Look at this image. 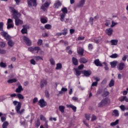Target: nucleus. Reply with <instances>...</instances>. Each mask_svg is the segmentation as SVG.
I'll use <instances>...</instances> for the list:
<instances>
[{
	"label": "nucleus",
	"mask_w": 128,
	"mask_h": 128,
	"mask_svg": "<svg viewBox=\"0 0 128 128\" xmlns=\"http://www.w3.org/2000/svg\"><path fill=\"white\" fill-rule=\"evenodd\" d=\"M23 28L21 30V32L24 34H28V30L30 28V26L26 24L22 26Z\"/></svg>",
	"instance_id": "nucleus-12"
},
{
	"label": "nucleus",
	"mask_w": 128,
	"mask_h": 128,
	"mask_svg": "<svg viewBox=\"0 0 128 128\" xmlns=\"http://www.w3.org/2000/svg\"><path fill=\"white\" fill-rule=\"evenodd\" d=\"M38 100V98H34L33 100V104H36Z\"/></svg>",
	"instance_id": "nucleus-64"
},
{
	"label": "nucleus",
	"mask_w": 128,
	"mask_h": 128,
	"mask_svg": "<svg viewBox=\"0 0 128 128\" xmlns=\"http://www.w3.org/2000/svg\"><path fill=\"white\" fill-rule=\"evenodd\" d=\"M58 108L60 112L62 114H64V108H66V107L64 106H58Z\"/></svg>",
	"instance_id": "nucleus-28"
},
{
	"label": "nucleus",
	"mask_w": 128,
	"mask_h": 128,
	"mask_svg": "<svg viewBox=\"0 0 128 128\" xmlns=\"http://www.w3.org/2000/svg\"><path fill=\"white\" fill-rule=\"evenodd\" d=\"M96 120H98V118L94 114H92L91 118V122H94Z\"/></svg>",
	"instance_id": "nucleus-43"
},
{
	"label": "nucleus",
	"mask_w": 128,
	"mask_h": 128,
	"mask_svg": "<svg viewBox=\"0 0 128 128\" xmlns=\"http://www.w3.org/2000/svg\"><path fill=\"white\" fill-rule=\"evenodd\" d=\"M118 24V22H114V20L112 21V25H111V28H114L115 26H116Z\"/></svg>",
	"instance_id": "nucleus-51"
},
{
	"label": "nucleus",
	"mask_w": 128,
	"mask_h": 128,
	"mask_svg": "<svg viewBox=\"0 0 128 128\" xmlns=\"http://www.w3.org/2000/svg\"><path fill=\"white\" fill-rule=\"evenodd\" d=\"M42 39H39L38 42V45L40 46H42Z\"/></svg>",
	"instance_id": "nucleus-54"
},
{
	"label": "nucleus",
	"mask_w": 128,
	"mask_h": 128,
	"mask_svg": "<svg viewBox=\"0 0 128 128\" xmlns=\"http://www.w3.org/2000/svg\"><path fill=\"white\" fill-rule=\"evenodd\" d=\"M74 70L76 72V74L77 78H78L80 76V74H82V71H80V70H78V68H75Z\"/></svg>",
	"instance_id": "nucleus-25"
},
{
	"label": "nucleus",
	"mask_w": 128,
	"mask_h": 128,
	"mask_svg": "<svg viewBox=\"0 0 128 128\" xmlns=\"http://www.w3.org/2000/svg\"><path fill=\"white\" fill-rule=\"evenodd\" d=\"M50 62L52 66H54L56 62L53 58H51L50 60Z\"/></svg>",
	"instance_id": "nucleus-48"
},
{
	"label": "nucleus",
	"mask_w": 128,
	"mask_h": 128,
	"mask_svg": "<svg viewBox=\"0 0 128 128\" xmlns=\"http://www.w3.org/2000/svg\"><path fill=\"white\" fill-rule=\"evenodd\" d=\"M48 84V81L46 80H41L40 82V88H42L44 86H46Z\"/></svg>",
	"instance_id": "nucleus-21"
},
{
	"label": "nucleus",
	"mask_w": 128,
	"mask_h": 128,
	"mask_svg": "<svg viewBox=\"0 0 128 128\" xmlns=\"http://www.w3.org/2000/svg\"><path fill=\"white\" fill-rule=\"evenodd\" d=\"M40 22H41L42 24H46V22H48V20H46V19L44 18H41Z\"/></svg>",
	"instance_id": "nucleus-41"
},
{
	"label": "nucleus",
	"mask_w": 128,
	"mask_h": 128,
	"mask_svg": "<svg viewBox=\"0 0 128 128\" xmlns=\"http://www.w3.org/2000/svg\"><path fill=\"white\" fill-rule=\"evenodd\" d=\"M84 2H86V0H81L79 2L78 6L80 8L83 6L84 4Z\"/></svg>",
	"instance_id": "nucleus-32"
},
{
	"label": "nucleus",
	"mask_w": 128,
	"mask_h": 128,
	"mask_svg": "<svg viewBox=\"0 0 128 128\" xmlns=\"http://www.w3.org/2000/svg\"><path fill=\"white\" fill-rule=\"evenodd\" d=\"M110 64L111 66V68H114L116 66V65L118 64V61L116 60H114L113 62H110Z\"/></svg>",
	"instance_id": "nucleus-23"
},
{
	"label": "nucleus",
	"mask_w": 128,
	"mask_h": 128,
	"mask_svg": "<svg viewBox=\"0 0 128 128\" xmlns=\"http://www.w3.org/2000/svg\"><path fill=\"white\" fill-rule=\"evenodd\" d=\"M102 92V89H99L97 91V94H100Z\"/></svg>",
	"instance_id": "nucleus-62"
},
{
	"label": "nucleus",
	"mask_w": 128,
	"mask_h": 128,
	"mask_svg": "<svg viewBox=\"0 0 128 128\" xmlns=\"http://www.w3.org/2000/svg\"><path fill=\"white\" fill-rule=\"evenodd\" d=\"M40 126V120H38L36 123V128H38Z\"/></svg>",
	"instance_id": "nucleus-52"
},
{
	"label": "nucleus",
	"mask_w": 128,
	"mask_h": 128,
	"mask_svg": "<svg viewBox=\"0 0 128 128\" xmlns=\"http://www.w3.org/2000/svg\"><path fill=\"white\" fill-rule=\"evenodd\" d=\"M118 54H114L110 56V57L111 58H118Z\"/></svg>",
	"instance_id": "nucleus-45"
},
{
	"label": "nucleus",
	"mask_w": 128,
	"mask_h": 128,
	"mask_svg": "<svg viewBox=\"0 0 128 128\" xmlns=\"http://www.w3.org/2000/svg\"><path fill=\"white\" fill-rule=\"evenodd\" d=\"M62 34L63 36H66V34H68V28H64L63 30H62Z\"/></svg>",
	"instance_id": "nucleus-39"
},
{
	"label": "nucleus",
	"mask_w": 128,
	"mask_h": 128,
	"mask_svg": "<svg viewBox=\"0 0 128 128\" xmlns=\"http://www.w3.org/2000/svg\"><path fill=\"white\" fill-rule=\"evenodd\" d=\"M88 62V60L86 58L82 57L79 59V62H80V64H86Z\"/></svg>",
	"instance_id": "nucleus-18"
},
{
	"label": "nucleus",
	"mask_w": 128,
	"mask_h": 128,
	"mask_svg": "<svg viewBox=\"0 0 128 128\" xmlns=\"http://www.w3.org/2000/svg\"><path fill=\"white\" fill-rule=\"evenodd\" d=\"M84 50L83 48H80L79 49V50L78 51V54H80V56H84Z\"/></svg>",
	"instance_id": "nucleus-33"
},
{
	"label": "nucleus",
	"mask_w": 128,
	"mask_h": 128,
	"mask_svg": "<svg viewBox=\"0 0 128 128\" xmlns=\"http://www.w3.org/2000/svg\"><path fill=\"white\" fill-rule=\"evenodd\" d=\"M14 21L12 19L8 18L7 21V30H10V28H14Z\"/></svg>",
	"instance_id": "nucleus-5"
},
{
	"label": "nucleus",
	"mask_w": 128,
	"mask_h": 128,
	"mask_svg": "<svg viewBox=\"0 0 128 128\" xmlns=\"http://www.w3.org/2000/svg\"><path fill=\"white\" fill-rule=\"evenodd\" d=\"M40 120H44V122H46V118L44 115L40 116Z\"/></svg>",
	"instance_id": "nucleus-46"
},
{
	"label": "nucleus",
	"mask_w": 128,
	"mask_h": 128,
	"mask_svg": "<svg viewBox=\"0 0 128 128\" xmlns=\"http://www.w3.org/2000/svg\"><path fill=\"white\" fill-rule=\"evenodd\" d=\"M28 6L32 8V6H36L38 4L36 3V0H27Z\"/></svg>",
	"instance_id": "nucleus-6"
},
{
	"label": "nucleus",
	"mask_w": 128,
	"mask_h": 128,
	"mask_svg": "<svg viewBox=\"0 0 128 128\" xmlns=\"http://www.w3.org/2000/svg\"><path fill=\"white\" fill-rule=\"evenodd\" d=\"M114 86V79H112L110 80L108 84V86L110 88H112V86Z\"/></svg>",
	"instance_id": "nucleus-30"
},
{
	"label": "nucleus",
	"mask_w": 128,
	"mask_h": 128,
	"mask_svg": "<svg viewBox=\"0 0 128 128\" xmlns=\"http://www.w3.org/2000/svg\"><path fill=\"white\" fill-rule=\"evenodd\" d=\"M28 50L33 52H36V54H38V52L40 50V46H35L34 48L30 47L28 48Z\"/></svg>",
	"instance_id": "nucleus-7"
},
{
	"label": "nucleus",
	"mask_w": 128,
	"mask_h": 128,
	"mask_svg": "<svg viewBox=\"0 0 128 128\" xmlns=\"http://www.w3.org/2000/svg\"><path fill=\"white\" fill-rule=\"evenodd\" d=\"M6 51L4 50H2L0 48V54H6Z\"/></svg>",
	"instance_id": "nucleus-60"
},
{
	"label": "nucleus",
	"mask_w": 128,
	"mask_h": 128,
	"mask_svg": "<svg viewBox=\"0 0 128 128\" xmlns=\"http://www.w3.org/2000/svg\"><path fill=\"white\" fill-rule=\"evenodd\" d=\"M52 28V25L50 24H46L44 26V28L46 30H51Z\"/></svg>",
	"instance_id": "nucleus-38"
},
{
	"label": "nucleus",
	"mask_w": 128,
	"mask_h": 128,
	"mask_svg": "<svg viewBox=\"0 0 128 128\" xmlns=\"http://www.w3.org/2000/svg\"><path fill=\"white\" fill-rule=\"evenodd\" d=\"M61 12H62V13L60 14V20L64 22L66 16V14H68V8L66 7H64L62 8Z\"/></svg>",
	"instance_id": "nucleus-4"
},
{
	"label": "nucleus",
	"mask_w": 128,
	"mask_h": 128,
	"mask_svg": "<svg viewBox=\"0 0 128 128\" xmlns=\"http://www.w3.org/2000/svg\"><path fill=\"white\" fill-rule=\"evenodd\" d=\"M88 50H92V49L94 48V46H92V44H90L88 45Z\"/></svg>",
	"instance_id": "nucleus-56"
},
{
	"label": "nucleus",
	"mask_w": 128,
	"mask_h": 128,
	"mask_svg": "<svg viewBox=\"0 0 128 128\" xmlns=\"http://www.w3.org/2000/svg\"><path fill=\"white\" fill-rule=\"evenodd\" d=\"M9 8L10 10V12L12 14L13 18L15 19L16 26H18L20 24H24V22L20 19V13L14 9V7L10 6Z\"/></svg>",
	"instance_id": "nucleus-1"
},
{
	"label": "nucleus",
	"mask_w": 128,
	"mask_h": 128,
	"mask_svg": "<svg viewBox=\"0 0 128 128\" xmlns=\"http://www.w3.org/2000/svg\"><path fill=\"white\" fill-rule=\"evenodd\" d=\"M112 46H116L118 44V40H110Z\"/></svg>",
	"instance_id": "nucleus-26"
},
{
	"label": "nucleus",
	"mask_w": 128,
	"mask_h": 128,
	"mask_svg": "<svg viewBox=\"0 0 128 128\" xmlns=\"http://www.w3.org/2000/svg\"><path fill=\"white\" fill-rule=\"evenodd\" d=\"M13 104H14V106L17 105L15 107V110H16V112H17L18 114H24V109L22 108L20 110V108H22V102L14 100L13 102Z\"/></svg>",
	"instance_id": "nucleus-3"
},
{
	"label": "nucleus",
	"mask_w": 128,
	"mask_h": 128,
	"mask_svg": "<svg viewBox=\"0 0 128 128\" xmlns=\"http://www.w3.org/2000/svg\"><path fill=\"white\" fill-rule=\"evenodd\" d=\"M34 58H35L36 62H38L40 60H44V58L40 56H34Z\"/></svg>",
	"instance_id": "nucleus-37"
},
{
	"label": "nucleus",
	"mask_w": 128,
	"mask_h": 128,
	"mask_svg": "<svg viewBox=\"0 0 128 128\" xmlns=\"http://www.w3.org/2000/svg\"><path fill=\"white\" fill-rule=\"evenodd\" d=\"M23 40L24 42H25L26 46H32V41L30 40V38H28L24 36H23Z\"/></svg>",
	"instance_id": "nucleus-10"
},
{
	"label": "nucleus",
	"mask_w": 128,
	"mask_h": 128,
	"mask_svg": "<svg viewBox=\"0 0 128 128\" xmlns=\"http://www.w3.org/2000/svg\"><path fill=\"white\" fill-rule=\"evenodd\" d=\"M0 48H4L6 46V43L4 42H0Z\"/></svg>",
	"instance_id": "nucleus-49"
},
{
	"label": "nucleus",
	"mask_w": 128,
	"mask_h": 128,
	"mask_svg": "<svg viewBox=\"0 0 128 128\" xmlns=\"http://www.w3.org/2000/svg\"><path fill=\"white\" fill-rule=\"evenodd\" d=\"M125 66H126V64L124 63L120 62L117 68L118 70H122L124 68Z\"/></svg>",
	"instance_id": "nucleus-16"
},
{
	"label": "nucleus",
	"mask_w": 128,
	"mask_h": 128,
	"mask_svg": "<svg viewBox=\"0 0 128 128\" xmlns=\"http://www.w3.org/2000/svg\"><path fill=\"white\" fill-rule=\"evenodd\" d=\"M30 62L31 64H33V66H35V64H36V60H34V59H32L30 60Z\"/></svg>",
	"instance_id": "nucleus-50"
},
{
	"label": "nucleus",
	"mask_w": 128,
	"mask_h": 128,
	"mask_svg": "<svg viewBox=\"0 0 128 128\" xmlns=\"http://www.w3.org/2000/svg\"><path fill=\"white\" fill-rule=\"evenodd\" d=\"M54 8H58L60 6H62V2H60V1L57 0L56 1L54 5Z\"/></svg>",
	"instance_id": "nucleus-15"
},
{
	"label": "nucleus",
	"mask_w": 128,
	"mask_h": 128,
	"mask_svg": "<svg viewBox=\"0 0 128 128\" xmlns=\"http://www.w3.org/2000/svg\"><path fill=\"white\" fill-rule=\"evenodd\" d=\"M113 112L114 113V115L115 116H120L118 110H113Z\"/></svg>",
	"instance_id": "nucleus-42"
},
{
	"label": "nucleus",
	"mask_w": 128,
	"mask_h": 128,
	"mask_svg": "<svg viewBox=\"0 0 128 128\" xmlns=\"http://www.w3.org/2000/svg\"><path fill=\"white\" fill-rule=\"evenodd\" d=\"M106 32L108 36H112V32H114V30L112 28H109L106 30Z\"/></svg>",
	"instance_id": "nucleus-20"
},
{
	"label": "nucleus",
	"mask_w": 128,
	"mask_h": 128,
	"mask_svg": "<svg viewBox=\"0 0 128 128\" xmlns=\"http://www.w3.org/2000/svg\"><path fill=\"white\" fill-rule=\"evenodd\" d=\"M72 62L74 66H78V58L74 57L72 58Z\"/></svg>",
	"instance_id": "nucleus-22"
},
{
	"label": "nucleus",
	"mask_w": 128,
	"mask_h": 128,
	"mask_svg": "<svg viewBox=\"0 0 128 128\" xmlns=\"http://www.w3.org/2000/svg\"><path fill=\"white\" fill-rule=\"evenodd\" d=\"M110 94V92L108 91H104L102 94V96L103 98H106Z\"/></svg>",
	"instance_id": "nucleus-29"
},
{
	"label": "nucleus",
	"mask_w": 128,
	"mask_h": 128,
	"mask_svg": "<svg viewBox=\"0 0 128 128\" xmlns=\"http://www.w3.org/2000/svg\"><path fill=\"white\" fill-rule=\"evenodd\" d=\"M47 104H48L44 101V99H40L38 102V105L40 108H44V106H46Z\"/></svg>",
	"instance_id": "nucleus-9"
},
{
	"label": "nucleus",
	"mask_w": 128,
	"mask_h": 128,
	"mask_svg": "<svg viewBox=\"0 0 128 128\" xmlns=\"http://www.w3.org/2000/svg\"><path fill=\"white\" fill-rule=\"evenodd\" d=\"M84 65L83 64H81L78 66V70H82V68H84Z\"/></svg>",
	"instance_id": "nucleus-57"
},
{
	"label": "nucleus",
	"mask_w": 128,
	"mask_h": 128,
	"mask_svg": "<svg viewBox=\"0 0 128 128\" xmlns=\"http://www.w3.org/2000/svg\"><path fill=\"white\" fill-rule=\"evenodd\" d=\"M24 90L22 86H18V88L16 90V92H22Z\"/></svg>",
	"instance_id": "nucleus-24"
},
{
	"label": "nucleus",
	"mask_w": 128,
	"mask_h": 128,
	"mask_svg": "<svg viewBox=\"0 0 128 128\" xmlns=\"http://www.w3.org/2000/svg\"><path fill=\"white\" fill-rule=\"evenodd\" d=\"M62 64H57L56 70H62Z\"/></svg>",
	"instance_id": "nucleus-31"
},
{
	"label": "nucleus",
	"mask_w": 128,
	"mask_h": 128,
	"mask_svg": "<svg viewBox=\"0 0 128 128\" xmlns=\"http://www.w3.org/2000/svg\"><path fill=\"white\" fill-rule=\"evenodd\" d=\"M45 96H46V98H50V93L48 92V90H46L45 92Z\"/></svg>",
	"instance_id": "nucleus-59"
},
{
	"label": "nucleus",
	"mask_w": 128,
	"mask_h": 128,
	"mask_svg": "<svg viewBox=\"0 0 128 128\" xmlns=\"http://www.w3.org/2000/svg\"><path fill=\"white\" fill-rule=\"evenodd\" d=\"M17 98H18L19 100H24V96L20 94H17Z\"/></svg>",
	"instance_id": "nucleus-40"
},
{
	"label": "nucleus",
	"mask_w": 128,
	"mask_h": 128,
	"mask_svg": "<svg viewBox=\"0 0 128 128\" xmlns=\"http://www.w3.org/2000/svg\"><path fill=\"white\" fill-rule=\"evenodd\" d=\"M1 36L5 38L6 40H8V44L9 46H14V42L12 40V37L8 34L7 32H0Z\"/></svg>",
	"instance_id": "nucleus-2"
},
{
	"label": "nucleus",
	"mask_w": 128,
	"mask_h": 128,
	"mask_svg": "<svg viewBox=\"0 0 128 128\" xmlns=\"http://www.w3.org/2000/svg\"><path fill=\"white\" fill-rule=\"evenodd\" d=\"M89 22H90L92 26V24H94V18H92V17H90V18Z\"/></svg>",
	"instance_id": "nucleus-55"
},
{
	"label": "nucleus",
	"mask_w": 128,
	"mask_h": 128,
	"mask_svg": "<svg viewBox=\"0 0 128 128\" xmlns=\"http://www.w3.org/2000/svg\"><path fill=\"white\" fill-rule=\"evenodd\" d=\"M108 102V98L103 99L98 104L99 106H102Z\"/></svg>",
	"instance_id": "nucleus-13"
},
{
	"label": "nucleus",
	"mask_w": 128,
	"mask_h": 128,
	"mask_svg": "<svg viewBox=\"0 0 128 128\" xmlns=\"http://www.w3.org/2000/svg\"><path fill=\"white\" fill-rule=\"evenodd\" d=\"M0 68H6V64L4 63V62H0Z\"/></svg>",
	"instance_id": "nucleus-44"
},
{
	"label": "nucleus",
	"mask_w": 128,
	"mask_h": 128,
	"mask_svg": "<svg viewBox=\"0 0 128 128\" xmlns=\"http://www.w3.org/2000/svg\"><path fill=\"white\" fill-rule=\"evenodd\" d=\"M119 122H120V120H116L115 122H111L110 124V126H116V124H118Z\"/></svg>",
	"instance_id": "nucleus-27"
},
{
	"label": "nucleus",
	"mask_w": 128,
	"mask_h": 128,
	"mask_svg": "<svg viewBox=\"0 0 128 128\" xmlns=\"http://www.w3.org/2000/svg\"><path fill=\"white\" fill-rule=\"evenodd\" d=\"M102 38L100 36L96 37L95 38H91L89 40H90L92 42H94L95 44H98L102 42Z\"/></svg>",
	"instance_id": "nucleus-8"
},
{
	"label": "nucleus",
	"mask_w": 128,
	"mask_h": 128,
	"mask_svg": "<svg viewBox=\"0 0 128 128\" xmlns=\"http://www.w3.org/2000/svg\"><path fill=\"white\" fill-rule=\"evenodd\" d=\"M66 108H72L74 112H76V106L72 105V104H66Z\"/></svg>",
	"instance_id": "nucleus-19"
},
{
	"label": "nucleus",
	"mask_w": 128,
	"mask_h": 128,
	"mask_svg": "<svg viewBox=\"0 0 128 128\" xmlns=\"http://www.w3.org/2000/svg\"><path fill=\"white\" fill-rule=\"evenodd\" d=\"M120 108L122 112H124V110H126V107L124 106V105L122 104L120 106Z\"/></svg>",
	"instance_id": "nucleus-53"
},
{
	"label": "nucleus",
	"mask_w": 128,
	"mask_h": 128,
	"mask_svg": "<svg viewBox=\"0 0 128 128\" xmlns=\"http://www.w3.org/2000/svg\"><path fill=\"white\" fill-rule=\"evenodd\" d=\"M94 64L96 66H102V64L100 61V59H96L94 61Z\"/></svg>",
	"instance_id": "nucleus-17"
},
{
	"label": "nucleus",
	"mask_w": 128,
	"mask_h": 128,
	"mask_svg": "<svg viewBox=\"0 0 128 128\" xmlns=\"http://www.w3.org/2000/svg\"><path fill=\"white\" fill-rule=\"evenodd\" d=\"M110 24V20H106L104 24V25L106 26H108Z\"/></svg>",
	"instance_id": "nucleus-47"
},
{
	"label": "nucleus",
	"mask_w": 128,
	"mask_h": 128,
	"mask_svg": "<svg viewBox=\"0 0 128 128\" xmlns=\"http://www.w3.org/2000/svg\"><path fill=\"white\" fill-rule=\"evenodd\" d=\"M8 122H4L2 125V128H8Z\"/></svg>",
	"instance_id": "nucleus-35"
},
{
	"label": "nucleus",
	"mask_w": 128,
	"mask_h": 128,
	"mask_svg": "<svg viewBox=\"0 0 128 128\" xmlns=\"http://www.w3.org/2000/svg\"><path fill=\"white\" fill-rule=\"evenodd\" d=\"M0 32H4V22H0Z\"/></svg>",
	"instance_id": "nucleus-36"
},
{
	"label": "nucleus",
	"mask_w": 128,
	"mask_h": 128,
	"mask_svg": "<svg viewBox=\"0 0 128 128\" xmlns=\"http://www.w3.org/2000/svg\"><path fill=\"white\" fill-rule=\"evenodd\" d=\"M48 121H45V123L44 124V126L45 128H48Z\"/></svg>",
	"instance_id": "nucleus-63"
},
{
	"label": "nucleus",
	"mask_w": 128,
	"mask_h": 128,
	"mask_svg": "<svg viewBox=\"0 0 128 128\" xmlns=\"http://www.w3.org/2000/svg\"><path fill=\"white\" fill-rule=\"evenodd\" d=\"M78 40H84V36H81L78 38Z\"/></svg>",
	"instance_id": "nucleus-58"
},
{
	"label": "nucleus",
	"mask_w": 128,
	"mask_h": 128,
	"mask_svg": "<svg viewBox=\"0 0 128 128\" xmlns=\"http://www.w3.org/2000/svg\"><path fill=\"white\" fill-rule=\"evenodd\" d=\"M50 5V2H46L42 6L41 8L44 12H46V8Z\"/></svg>",
	"instance_id": "nucleus-11"
},
{
	"label": "nucleus",
	"mask_w": 128,
	"mask_h": 128,
	"mask_svg": "<svg viewBox=\"0 0 128 128\" xmlns=\"http://www.w3.org/2000/svg\"><path fill=\"white\" fill-rule=\"evenodd\" d=\"M98 86V82H93L92 84V86Z\"/></svg>",
	"instance_id": "nucleus-61"
},
{
	"label": "nucleus",
	"mask_w": 128,
	"mask_h": 128,
	"mask_svg": "<svg viewBox=\"0 0 128 128\" xmlns=\"http://www.w3.org/2000/svg\"><path fill=\"white\" fill-rule=\"evenodd\" d=\"M16 79L14 78V79H10L8 80V84H12V82H16Z\"/></svg>",
	"instance_id": "nucleus-34"
},
{
	"label": "nucleus",
	"mask_w": 128,
	"mask_h": 128,
	"mask_svg": "<svg viewBox=\"0 0 128 128\" xmlns=\"http://www.w3.org/2000/svg\"><path fill=\"white\" fill-rule=\"evenodd\" d=\"M82 74H84V76L88 77L90 74H92V71L91 70H84L82 71Z\"/></svg>",
	"instance_id": "nucleus-14"
}]
</instances>
